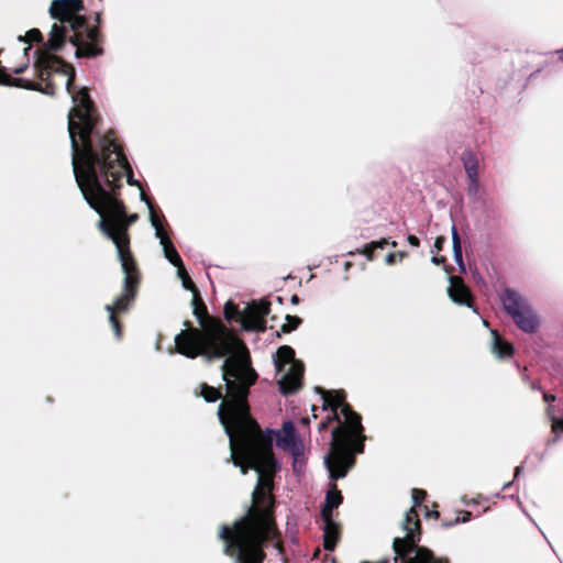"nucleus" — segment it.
Masks as SVG:
<instances>
[{
    "label": "nucleus",
    "instance_id": "obj_44",
    "mask_svg": "<svg viewBox=\"0 0 563 563\" xmlns=\"http://www.w3.org/2000/svg\"><path fill=\"white\" fill-rule=\"evenodd\" d=\"M395 262V254L394 253H388L386 256H385V263L387 265H391L394 264Z\"/></svg>",
    "mask_w": 563,
    "mask_h": 563
},
{
    "label": "nucleus",
    "instance_id": "obj_47",
    "mask_svg": "<svg viewBox=\"0 0 563 563\" xmlns=\"http://www.w3.org/2000/svg\"><path fill=\"white\" fill-rule=\"evenodd\" d=\"M303 462V455L302 456H299L296 461V470L294 468V471L298 474L300 473V464Z\"/></svg>",
    "mask_w": 563,
    "mask_h": 563
},
{
    "label": "nucleus",
    "instance_id": "obj_3",
    "mask_svg": "<svg viewBox=\"0 0 563 563\" xmlns=\"http://www.w3.org/2000/svg\"><path fill=\"white\" fill-rule=\"evenodd\" d=\"M316 390L322 396V408H331L332 415L320 423L319 429L327 427L330 420H338L339 426L331 431V450L323 456V465L333 481L344 478L347 472L354 466L355 454L364 451L365 435L361 417L353 411L343 398L336 396L330 400L327 391L317 387Z\"/></svg>",
    "mask_w": 563,
    "mask_h": 563
},
{
    "label": "nucleus",
    "instance_id": "obj_4",
    "mask_svg": "<svg viewBox=\"0 0 563 563\" xmlns=\"http://www.w3.org/2000/svg\"><path fill=\"white\" fill-rule=\"evenodd\" d=\"M238 518L233 522L232 531L223 525L220 528L219 538L224 541V552L235 550V563H262L264 553L261 549L263 533L258 522L251 519L249 514Z\"/></svg>",
    "mask_w": 563,
    "mask_h": 563
},
{
    "label": "nucleus",
    "instance_id": "obj_61",
    "mask_svg": "<svg viewBox=\"0 0 563 563\" xmlns=\"http://www.w3.org/2000/svg\"><path fill=\"white\" fill-rule=\"evenodd\" d=\"M277 303H282V297L277 298Z\"/></svg>",
    "mask_w": 563,
    "mask_h": 563
},
{
    "label": "nucleus",
    "instance_id": "obj_27",
    "mask_svg": "<svg viewBox=\"0 0 563 563\" xmlns=\"http://www.w3.org/2000/svg\"><path fill=\"white\" fill-rule=\"evenodd\" d=\"M201 397L205 399L206 402H214L219 398H221V394L218 389L208 386L206 384L201 385Z\"/></svg>",
    "mask_w": 563,
    "mask_h": 563
},
{
    "label": "nucleus",
    "instance_id": "obj_48",
    "mask_svg": "<svg viewBox=\"0 0 563 563\" xmlns=\"http://www.w3.org/2000/svg\"><path fill=\"white\" fill-rule=\"evenodd\" d=\"M470 517H471V514L470 512H466L462 518H456L455 521L456 522H467L470 520Z\"/></svg>",
    "mask_w": 563,
    "mask_h": 563
},
{
    "label": "nucleus",
    "instance_id": "obj_11",
    "mask_svg": "<svg viewBox=\"0 0 563 563\" xmlns=\"http://www.w3.org/2000/svg\"><path fill=\"white\" fill-rule=\"evenodd\" d=\"M271 303L266 299L246 303L240 317V324L245 331L262 332L266 329V316L269 313Z\"/></svg>",
    "mask_w": 563,
    "mask_h": 563
},
{
    "label": "nucleus",
    "instance_id": "obj_15",
    "mask_svg": "<svg viewBox=\"0 0 563 563\" xmlns=\"http://www.w3.org/2000/svg\"><path fill=\"white\" fill-rule=\"evenodd\" d=\"M400 526L405 534L402 538H399V541L407 542L410 547L415 545V542L420 541V521L416 510H413V507L405 511Z\"/></svg>",
    "mask_w": 563,
    "mask_h": 563
},
{
    "label": "nucleus",
    "instance_id": "obj_34",
    "mask_svg": "<svg viewBox=\"0 0 563 563\" xmlns=\"http://www.w3.org/2000/svg\"><path fill=\"white\" fill-rule=\"evenodd\" d=\"M84 10V2L82 0H71V2H69V7L66 11V16L67 15H73V14H76L80 11Z\"/></svg>",
    "mask_w": 563,
    "mask_h": 563
},
{
    "label": "nucleus",
    "instance_id": "obj_46",
    "mask_svg": "<svg viewBox=\"0 0 563 563\" xmlns=\"http://www.w3.org/2000/svg\"><path fill=\"white\" fill-rule=\"evenodd\" d=\"M224 431H225L227 435L229 437L230 445H231V448H232V446H233V444H234V440H233L232 432H231V430H230L228 427H225V428H224Z\"/></svg>",
    "mask_w": 563,
    "mask_h": 563
},
{
    "label": "nucleus",
    "instance_id": "obj_49",
    "mask_svg": "<svg viewBox=\"0 0 563 563\" xmlns=\"http://www.w3.org/2000/svg\"><path fill=\"white\" fill-rule=\"evenodd\" d=\"M222 410H223V402H221V404L219 405V408H218V417H219L220 421H221L222 423H224L223 416H222Z\"/></svg>",
    "mask_w": 563,
    "mask_h": 563
},
{
    "label": "nucleus",
    "instance_id": "obj_2",
    "mask_svg": "<svg viewBox=\"0 0 563 563\" xmlns=\"http://www.w3.org/2000/svg\"><path fill=\"white\" fill-rule=\"evenodd\" d=\"M82 93L78 109L68 115L73 174L84 200L100 217L97 227L113 242L118 258L132 257L123 253L122 238L114 231L124 217V206L111 195V189L100 179L96 169L99 158L91 140L95 124L92 106L87 91Z\"/></svg>",
    "mask_w": 563,
    "mask_h": 563
},
{
    "label": "nucleus",
    "instance_id": "obj_25",
    "mask_svg": "<svg viewBox=\"0 0 563 563\" xmlns=\"http://www.w3.org/2000/svg\"><path fill=\"white\" fill-rule=\"evenodd\" d=\"M37 64L42 68V71L46 70L49 73V70L53 68V64H62V60L55 55L44 53L40 56Z\"/></svg>",
    "mask_w": 563,
    "mask_h": 563
},
{
    "label": "nucleus",
    "instance_id": "obj_7",
    "mask_svg": "<svg viewBox=\"0 0 563 563\" xmlns=\"http://www.w3.org/2000/svg\"><path fill=\"white\" fill-rule=\"evenodd\" d=\"M272 358L277 372H282L284 366L288 365L285 374L277 380L279 391L283 395L296 393L301 387L303 365L295 360L294 350L288 345H282Z\"/></svg>",
    "mask_w": 563,
    "mask_h": 563
},
{
    "label": "nucleus",
    "instance_id": "obj_28",
    "mask_svg": "<svg viewBox=\"0 0 563 563\" xmlns=\"http://www.w3.org/2000/svg\"><path fill=\"white\" fill-rule=\"evenodd\" d=\"M342 503V496L339 490H329L325 495L324 507L334 509Z\"/></svg>",
    "mask_w": 563,
    "mask_h": 563
},
{
    "label": "nucleus",
    "instance_id": "obj_41",
    "mask_svg": "<svg viewBox=\"0 0 563 563\" xmlns=\"http://www.w3.org/2000/svg\"><path fill=\"white\" fill-rule=\"evenodd\" d=\"M452 254H453V260H454L455 264L463 262L462 250L453 251Z\"/></svg>",
    "mask_w": 563,
    "mask_h": 563
},
{
    "label": "nucleus",
    "instance_id": "obj_59",
    "mask_svg": "<svg viewBox=\"0 0 563 563\" xmlns=\"http://www.w3.org/2000/svg\"><path fill=\"white\" fill-rule=\"evenodd\" d=\"M390 245H391L393 247H395V246H396V242H395V241H391V242H390Z\"/></svg>",
    "mask_w": 563,
    "mask_h": 563
},
{
    "label": "nucleus",
    "instance_id": "obj_42",
    "mask_svg": "<svg viewBox=\"0 0 563 563\" xmlns=\"http://www.w3.org/2000/svg\"><path fill=\"white\" fill-rule=\"evenodd\" d=\"M407 241L413 247H418L419 246V239L417 236H415V235L409 234L407 236Z\"/></svg>",
    "mask_w": 563,
    "mask_h": 563
},
{
    "label": "nucleus",
    "instance_id": "obj_62",
    "mask_svg": "<svg viewBox=\"0 0 563 563\" xmlns=\"http://www.w3.org/2000/svg\"><path fill=\"white\" fill-rule=\"evenodd\" d=\"M483 325L487 327L488 325L487 321L483 320Z\"/></svg>",
    "mask_w": 563,
    "mask_h": 563
},
{
    "label": "nucleus",
    "instance_id": "obj_33",
    "mask_svg": "<svg viewBox=\"0 0 563 563\" xmlns=\"http://www.w3.org/2000/svg\"><path fill=\"white\" fill-rule=\"evenodd\" d=\"M426 492L424 490H421V489H417V488H413L411 490V500H412V506L413 507V510H416V507L420 506L422 499L426 497Z\"/></svg>",
    "mask_w": 563,
    "mask_h": 563
},
{
    "label": "nucleus",
    "instance_id": "obj_5",
    "mask_svg": "<svg viewBox=\"0 0 563 563\" xmlns=\"http://www.w3.org/2000/svg\"><path fill=\"white\" fill-rule=\"evenodd\" d=\"M96 136L98 140L93 146L99 158L96 169L104 185L111 190L118 188L122 170H124L128 184L141 188L140 181L133 178L128 159L114 141L108 135L96 134Z\"/></svg>",
    "mask_w": 563,
    "mask_h": 563
},
{
    "label": "nucleus",
    "instance_id": "obj_55",
    "mask_svg": "<svg viewBox=\"0 0 563 563\" xmlns=\"http://www.w3.org/2000/svg\"><path fill=\"white\" fill-rule=\"evenodd\" d=\"M511 485H512V482H508V483H505L501 488H503V490H505V489L509 488Z\"/></svg>",
    "mask_w": 563,
    "mask_h": 563
},
{
    "label": "nucleus",
    "instance_id": "obj_58",
    "mask_svg": "<svg viewBox=\"0 0 563 563\" xmlns=\"http://www.w3.org/2000/svg\"><path fill=\"white\" fill-rule=\"evenodd\" d=\"M398 256H399L400 258H402V257H405V256H406V253H405V252H402V251H401V252H398Z\"/></svg>",
    "mask_w": 563,
    "mask_h": 563
},
{
    "label": "nucleus",
    "instance_id": "obj_31",
    "mask_svg": "<svg viewBox=\"0 0 563 563\" xmlns=\"http://www.w3.org/2000/svg\"><path fill=\"white\" fill-rule=\"evenodd\" d=\"M19 41H27V42H41L42 41V34L37 29H31L26 32L24 36L19 35Z\"/></svg>",
    "mask_w": 563,
    "mask_h": 563
},
{
    "label": "nucleus",
    "instance_id": "obj_20",
    "mask_svg": "<svg viewBox=\"0 0 563 563\" xmlns=\"http://www.w3.org/2000/svg\"><path fill=\"white\" fill-rule=\"evenodd\" d=\"M0 85L1 86H14L19 88H24L27 90L42 91L38 85L24 79V78H11L5 74L0 73Z\"/></svg>",
    "mask_w": 563,
    "mask_h": 563
},
{
    "label": "nucleus",
    "instance_id": "obj_14",
    "mask_svg": "<svg viewBox=\"0 0 563 563\" xmlns=\"http://www.w3.org/2000/svg\"><path fill=\"white\" fill-rule=\"evenodd\" d=\"M276 442L280 449L288 450L292 455V468L296 470V461L303 455V444L296 434V429L290 420L284 421L282 431H276Z\"/></svg>",
    "mask_w": 563,
    "mask_h": 563
},
{
    "label": "nucleus",
    "instance_id": "obj_56",
    "mask_svg": "<svg viewBox=\"0 0 563 563\" xmlns=\"http://www.w3.org/2000/svg\"><path fill=\"white\" fill-rule=\"evenodd\" d=\"M95 21H96L97 23H99V22H100V13H99V12H96V13H95Z\"/></svg>",
    "mask_w": 563,
    "mask_h": 563
},
{
    "label": "nucleus",
    "instance_id": "obj_13",
    "mask_svg": "<svg viewBox=\"0 0 563 563\" xmlns=\"http://www.w3.org/2000/svg\"><path fill=\"white\" fill-rule=\"evenodd\" d=\"M62 23H54L51 27L49 37L47 42L44 44V47L48 51H59L64 43H65V33L67 26L64 24L66 22L68 24V27L77 32L81 29H86V20L84 16H79L76 14L67 15L64 21H60Z\"/></svg>",
    "mask_w": 563,
    "mask_h": 563
},
{
    "label": "nucleus",
    "instance_id": "obj_12",
    "mask_svg": "<svg viewBox=\"0 0 563 563\" xmlns=\"http://www.w3.org/2000/svg\"><path fill=\"white\" fill-rule=\"evenodd\" d=\"M140 199L142 201H144V203L146 205V208L150 213V223H151L152 228L154 229L155 236L159 240V244L163 247L164 257L172 265H174L175 267H178L179 265L183 264V261H181L179 254L177 253L174 244L172 243L170 239L163 231V228L155 214L154 207H153L152 202L146 198L143 190H141V192H140Z\"/></svg>",
    "mask_w": 563,
    "mask_h": 563
},
{
    "label": "nucleus",
    "instance_id": "obj_1",
    "mask_svg": "<svg viewBox=\"0 0 563 563\" xmlns=\"http://www.w3.org/2000/svg\"><path fill=\"white\" fill-rule=\"evenodd\" d=\"M176 273L183 288L190 290L192 314L203 328L180 331L175 336L177 352L188 358L200 355L207 362L225 357L221 364L224 387L236 407L243 408L249 389L257 378L255 369L251 366L250 355L244 347L234 351V340L227 333L224 325L214 321L206 325L208 316L199 289L190 279L184 264L177 267Z\"/></svg>",
    "mask_w": 563,
    "mask_h": 563
},
{
    "label": "nucleus",
    "instance_id": "obj_53",
    "mask_svg": "<svg viewBox=\"0 0 563 563\" xmlns=\"http://www.w3.org/2000/svg\"><path fill=\"white\" fill-rule=\"evenodd\" d=\"M521 472H522V466L521 465L517 466L516 471H515V478H518L520 476Z\"/></svg>",
    "mask_w": 563,
    "mask_h": 563
},
{
    "label": "nucleus",
    "instance_id": "obj_6",
    "mask_svg": "<svg viewBox=\"0 0 563 563\" xmlns=\"http://www.w3.org/2000/svg\"><path fill=\"white\" fill-rule=\"evenodd\" d=\"M503 309L510 316L518 328L527 333L534 332L539 327V318L526 297L519 291L506 288L499 296Z\"/></svg>",
    "mask_w": 563,
    "mask_h": 563
},
{
    "label": "nucleus",
    "instance_id": "obj_24",
    "mask_svg": "<svg viewBox=\"0 0 563 563\" xmlns=\"http://www.w3.org/2000/svg\"><path fill=\"white\" fill-rule=\"evenodd\" d=\"M103 51L101 47L93 46L92 44H82L81 48L75 51V58L80 57H97L102 55Z\"/></svg>",
    "mask_w": 563,
    "mask_h": 563
},
{
    "label": "nucleus",
    "instance_id": "obj_9",
    "mask_svg": "<svg viewBox=\"0 0 563 563\" xmlns=\"http://www.w3.org/2000/svg\"><path fill=\"white\" fill-rule=\"evenodd\" d=\"M121 264V269L124 274L123 285L121 294L114 299L112 303L104 306V310L109 316H114V311L124 312L128 311L131 303L136 296L137 287V272L133 261V257L118 258Z\"/></svg>",
    "mask_w": 563,
    "mask_h": 563
},
{
    "label": "nucleus",
    "instance_id": "obj_35",
    "mask_svg": "<svg viewBox=\"0 0 563 563\" xmlns=\"http://www.w3.org/2000/svg\"><path fill=\"white\" fill-rule=\"evenodd\" d=\"M467 194L472 198H476L478 194V177L468 178Z\"/></svg>",
    "mask_w": 563,
    "mask_h": 563
},
{
    "label": "nucleus",
    "instance_id": "obj_57",
    "mask_svg": "<svg viewBox=\"0 0 563 563\" xmlns=\"http://www.w3.org/2000/svg\"><path fill=\"white\" fill-rule=\"evenodd\" d=\"M556 54L559 55V57H560L561 59H563V48L558 49V51H556Z\"/></svg>",
    "mask_w": 563,
    "mask_h": 563
},
{
    "label": "nucleus",
    "instance_id": "obj_50",
    "mask_svg": "<svg viewBox=\"0 0 563 563\" xmlns=\"http://www.w3.org/2000/svg\"><path fill=\"white\" fill-rule=\"evenodd\" d=\"M456 266H457V269H459V272H460L461 274H465V273H466V267H465L464 262H462V263H457V264H456Z\"/></svg>",
    "mask_w": 563,
    "mask_h": 563
},
{
    "label": "nucleus",
    "instance_id": "obj_32",
    "mask_svg": "<svg viewBox=\"0 0 563 563\" xmlns=\"http://www.w3.org/2000/svg\"><path fill=\"white\" fill-rule=\"evenodd\" d=\"M450 232H451V240H452V252L462 250L461 239H460V235H459L455 224L451 225Z\"/></svg>",
    "mask_w": 563,
    "mask_h": 563
},
{
    "label": "nucleus",
    "instance_id": "obj_39",
    "mask_svg": "<svg viewBox=\"0 0 563 563\" xmlns=\"http://www.w3.org/2000/svg\"><path fill=\"white\" fill-rule=\"evenodd\" d=\"M551 420H552V430L556 433L563 432V418L552 417Z\"/></svg>",
    "mask_w": 563,
    "mask_h": 563
},
{
    "label": "nucleus",
    "instance_id": "obj_60",
    "mask_svg": "<svg viewBox=\"0 0 563 563\" xmlns=\"http://www.w3.org/2000/svg\"><path fill=\"white\" fill-rule=\"evenodd\" d=\"M30 48H31V44L27 45V47L24 49V53H26V51Z\"/></svg>",
    "mask_w": 563,
    "mask_h": 563
},
{
    "label": "nucleus",
    "instance_id": "obj_54",
    "mask_svg": "<svg viewBox=\"0 0 563 563\" xmlns=\"http://www.w3.org/2000/svg\"><path fill=\"white\" fill-rule=\"evenodd\" d=\"M290 302H291L292 305H297V303L299 302V297H298L297 295H292V296L290 297Z\"/></svg>",
    "mask_w": 563,
    "mask_h": 563
},
{
    "label": "nucleus",
    "instance_id": "obj_16",
    "mask_svg": "<svg viewBox=\"0 0 563 563\" xmlns=\"http://www.w3.org/2000/svg\"><path fill=\"white\" fill-rule=\"evenodd\" d=\"M449 287L446 288V294L451 301L457 306H466L472 308L470 302V290L463 283L460 277L449 276Z\"/></svg>",
    "mask_w": 563,
    "mask_h": 563
},
{
    "label": "nucleus",
    "instance_id": "obj_23",
    "mask_svg": "<svg viewBox=\"0 0 563 563\" xmlns=\"http://www.w3.org/2000/svg\"><path fill=\"white\" fill-rule=\"evenodd\" d=\"M69 2H71V0H53L48 9L51 18L64 21Z\"/></svg>",
    "mask_w": 563,
    "mask_h": 563
},
{
    "label": "nucleus",
    "instance_id": "obj_45",
    "mask_svg": "<svg viewBox=\"0 0 563 563\" xmlns=\"http://www.w3.org/2000/svg\"><path fill=\"white\" fill-rule=\"evenodd\" d=\"M430 261L432 264L439 265V264L443 263L445 261V258L443 256L442 257L432 256Z\"/></svg>",
    "mask_w": 563,
    "mask_h": 563
},
{
    "label": "nucleus",
    "instance_id": "obj_26",
    "mask_svg": "<svg viewBox=\"0 0 563 563\" xmlns=\"http://www.w3.org/2000/svg\"><path fill=\"white\" fill-rule=\"evenodd\" d=\"M387 244H389L387 239H380L378 241H372L364 245L363 253L366 255L368 261H372L374 255L373 252L375 249H384Z\"/></svg>",
    "mask_w": 563,
    "mask_h": 563
},
{
    "label": "nucleus",
    "instance_id": "obj_10",
    "mask_svg": "<svg viewBox=\"0 0 563 563\" xmlns=\"http://www.w3.org/2000/svg\"><path fill=\"white\" fill-rule=\"evenodd\" d=\"M393 550L395 553L394 561L401 563H448L445 560H434L432 552L422 547H418V542L410 547L409 543L399 541L394 538Z\"/></svg>",
    "mask_w": 563,
    "mask_h": 563
},
{
    "label": "nucleus",
    "instance_id": "obj_19",
    "mask_svg": "<svg viewBox=\"0 0 563 563\" xmlns=\"http://www.w3.org/2000/svg\"><path fill=\"white\" fill-rule=\"evenodd\" d=\"M461 161L468 178L478 177V159L470 148L462 152Z\"/></svg>",
    "mask_w": 563,
    "mask_h": 563
},
{
    "label": "nucleus",
    "instance_id": "obj_37",
    "mask_svg": "<svg viewBox=\"0 0 563 563\" xmlns=\"http://www.w3.org/2000/svg\"><path fill=\"white\" fill-rule=\"evenodd\" d=\"M86 36L88 40H90L91 43H97L99 41V29L97 26L95 27H88L85 29Z\"/></svg>",
    "mask_w": 563,
    "mask_h": 563
},
{
    "label": "nucleus",
    "instance_id": "obj_40",
    "mask_svg": "<svg viewBox=\"0 0 563 563\" xmlns=\"http://www.w3.org/2000/svg\"><path fill=\"white\" fill-rule=\"evenodd\" d=\"M68 42H69L70 44H73L75 47H77V49H78V48H81V46H82V44H84V43H82V41L80 40L79 35H77V34H75L74 36H70V37L68 38Z\"/></svg>",
    "mask_w": 563,
    "mask_h": 563
},
{
    "label": "nucleus",
    "instance_id": "obj_52",
    "mask_svg": "<svg viewBox=\"0 0 563 563\" xmlns=\"http://www.w3.org/2000/svg\"><path fill=\"white\" fill-rule=\"evenodd\" d=\"M544 400L550 402V401H554L555 400V396L554 395H550V394H544Z\"/></svg>",
    "mask_w": 563,
    "mask_h": 563
},
{
    "label": "nucleus",
    "instance_id": "obj_8",
    "mask_svg": "<svg viewBox=\"0 0 563 563\" xmlns=\"http://www.w3.org/2000/svg\"><path fill=\"white\" fill-rule=\"evenodd\" d=\"M246 463L240 459L234 457V451L231 450L230 459L235 467H240L241 474L245 475L249 468L254 470L257 473L256 487L252 494L253 498L257 494V490L262 486L263 476L265 474L275 473L279 470L277 460L273 456L272 452L268 451H256V450H243Z\"/></svg>",
    "mask_w": 563,
    "mask_h": 563
},
{
    "label": "nucleus",
    "instance_id": "obj_22",
    "mask_svg": "<svg viewBox=\"0 0 563 563\" xmlns=\"http://www.w3.org/2000/svg\"><path fill=\"white\" fill-rule=\"evenodd\" d=\"M323 548L333 551L339 538V526H323Z\"/></svg>",
    "mask_w": 563,
    "mask_h": 563
},
{
    "label": "nucleus",
    "instance_id": "obj_21",
    "mask_svg": "<svg viewBox=\"0 0 563 563\" xmlns=\"http://www.w3.org/2000/svg\"><path fill=\"white\" fill-rule=\"evenodd\" d=\"M136 220H137L136 213L131 214L129 218H126L124 216V217H122V222H120L118 224L117 229L114 230L122 238L123 253L125 255L130 254L129 250H128L129 240H128L126 229L131 223L135 222Z\"/></svg>",
    "mask_w": 563,
    "mask_h": 563
},
{
    "label": "nucleus",
    "instance_id": "obj_17",
    "mask_svg": "<svg viewBox=\"0 0 563 563\" xmlns=\"http://www.w3.org/2000/svg\"><path fill=\"white\" fill-rule=\"evenodd\" d=\"M276 431L274 429H266L265 434L261 438L252 439L243 443V450H256L260 452L263 451H273V439L276 437Z\"/></svg>",
    "mask_w": 563,
    "mask_h": 563
},
{
    "label": "nucleus",
    "instance_id": "obj_36",
    "mask_svg": "<svg viewBox=\"0 0 563 563\" xmlns=\"http://www.w3.org/2000/svg\"><path fill=\"white\" fill-rule=\"evenodd\" d=\"M332 511L333 509L327 508L323 506L321 509V517L324 521V526H335L338 525L335 521L332 520Z\"/></svg>",
    "mask_w": 563,
    "mask_h": 563
},
{
    "label": "nucleus",
    "instance_id": "obj_18",
    "mask_svg": "<svg viewBox=\"0 0 563 563\" xmlns=\"http://www.w3.org/2000/svg\"><path fill=\"white\" fill-rule=\"evenodd\" d=\"M490 352L498 358L511 356L515 350L514 345L503 341L496 330H490Z\"/></svg>",
    "mask_w": 563,
    "mask_h": 563
},
{
    "label": "nucleus",
    "instance_id": "obj_29",
    "mask_svg": "<svg viewBox=\"0 0 563 563\" xmlns=\"http://www.w3.org/2000/svg\"><path fill=\"white\" fill-rule=\"evenodd\" d=\"M285 323L282 325L280 330L284 333H289L294 330H296L299 324L301 323V319L296 316L286 314L285 316Z\"/></svg>",
    "mask_w": 563,
    "mask_h": 563
},
{
    "label": "nucleus",
    "instance_id": "obj_38",
    "mask_svg": "<svg viewBox=\"0 0 563 563\" xmlns=\"http://www.w3.org/2000/svg\"><path fill=\"white\" fill-rule=\"evenodd\" d=\"M108 320H109V323L111 324V328L114 332L115 338L120 339L121 330H120V324H119L118 319L115 318V316H109Z\"/></svg>",
    "mask_w": 563,
    "mask_h": 563
},
{
    "label": "nucleus",
    "instance_id": "obj_43",
    "mask_svg": "<svg viewBox=\"0 0 563 563\" xmlns=\"http://www.w3.org/2000/svg\"><path fill=\"white\" fill-rule=\"evenodd\" d=\"M443 242H444V239H443L442 236H438V238L435 239V241H434L433 249H434L435 251H440V250H441V247H442Z\"/></svg>",
    "mask_w": 563,
    "mask_h": 563
},
{
    "label": "nucleus",
    "instance_id": "obj_30",
    "mask_svg": "<svg viewBox=\"0 0 563 563\" xmlns=\"http://www.w3.org/2000/svg\"><path fill=\"white\" fill-rule=\"evenodd\" d=\"M242 311H240L231 301H227L224 305V318L228 321H231L235 318H238V321L240 322Z\"/></svg>",
    "mask_w": 563,
    "mask_h": 563
},
{
    "label": "nucleus",
    "instance_id": "obj_51",
    "mask_svg": "<svg viewBox=\"0 0 563 563\" xmlns=\"http://www.w3.org/2000/svg\"><path fill=\"white\" fill-rule=\"evenodd\" d=\"M26 68V65H23V66H19L16 68L13 69V73L14 74H21L24 71V69Z\"/></svg>",
    "mask_w": 563,
    "mask_h": 563
}]
</instances>
